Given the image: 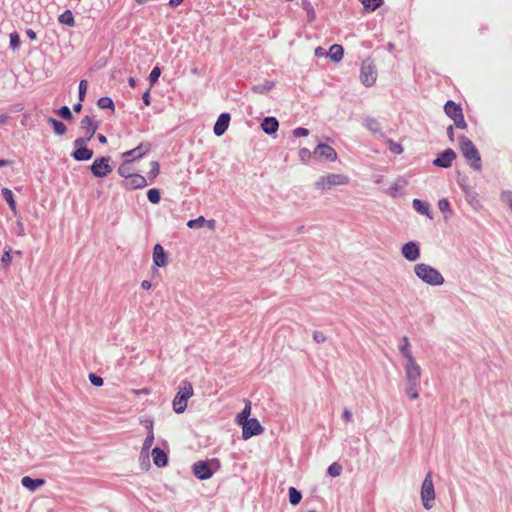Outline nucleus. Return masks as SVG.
Instances as JSON below:
<instances>
[{"instance_id":"f257e3e1","label":"nucleus","mask_w":512,"mask_h":512,"mask_svg":"<svg viewBox=\"0 0 512 512\" xmlns=\"http://www.w3.org/2000/svg\"><path fill=\"white\" fill-rule=\"evenodd\" d=\"M414 272L422 282L431 286H441L445 282L444 277L436 268L425 263L416 264Z\"/></svg>"},{"instance_id":"f03ea898","label":"nucleus","mask_w":512,"mask_h":512,"mask_svg":"<svg viewBox=\"0 0 512 512\" xmlns=\"http://www.w3.org/2000/svg\"><path fill=\"white\" fill-rule=\"evenodd\" d=\"M460 151L471 168L480 171L482 168L480 153L473 142L466 136L459 137Z\"/></svg>"},{"instance_id":"7ed1b4c3","label":"nucleus","mask_w":512,"mask_h":512,"mask_svg":"<svg viewBox=\"0 0 512 512\" xmlns=\"http://www.w3.org/2000/svg\"><path fill=\"white\" fill-rule=\"evenodd\" d=\"M350 183V178L341 173H329L319 177L315 182V188L319 191L326 192L338 186H345Z\"/></svg>"},{"instance_id":"20e7f679","label":"nucleus","mask_w":512,"mask_h":512,"mask_svg":"<svg viewBox=\"0 0 512 512\" xmlns=\"http://www.w3.org/2000/svg\"><path fill=\"white\" fill-rule=\"evenodd\" d=\"M193 393V387L190 382L183 381L180 384L178 392L172 402L173 410L177 414H181L185 411L188 399L193 396Z\"/></svg>"},{"instance_id":"39448f33","label":"nucleus","mask_w":512,"mask_h":512,"mask_svg":"<svg viewBox=\"0 0 512 512\" xmlns=\"http://www.w3.org/2000/svg\"><path fill=\"white\" fill-rule=\"evenodd\" d=\"M220 469V461L216 458L207 461H197L193 464L194 475L200 480H207Z\"/></svg>"},{"instance_id":"423d86ee","label":"nucleus","mask_w":512,"mask_h":512,"mask_svg":"<svg viewBox=\"0 0 512 512\" xmlns=\"http://www.w3.org/2000/svg\"><path fill=\"white\" fill-rule=\"evenodd\" d=\"M420 495H421V501H422L423 507L426 510H430L433 506V502L436 497L431 472H428L426 474V476L422 482Z\"/></svg>"},{"instance_id":"0eeeda50","label":"nucleus","mask_w":512,"mask_h":512,"mask_svg":"<svg viewBox=\"0 0 512 512\" xmlns=\"http://www.w3.org/2000/svg\"><path fill=\"white\" fill-rule=\"evenodd\" d=\"M378 73L372 60L366 59L361 64L360 81L366 87H372L377 81Z\"/></svg>"},{"instance_id":"6e6552de","label":"nucleus","mask_w":512,"mask_h":512,"mask_svg":"<svg viewBox=\"0 0 512 512\" xmlns=\"http://www.w3.org/2000/svg\"><path fill=\"white\" fill-rule=\"evenodd\" d=\"M404 371L407 382H420L422 369L416 358L404 360Z\"/></svg>"},{"instance_id":"1a4fd4ad","label":"nucleus","mask_w":512,"mask_h":512,"mask_svg":"<svg viewBox=\"0 0 512 512\" xmlns=\"http://www.w3.org/2000/svg\"><path fill=\"white\" fill-rule=\"evenodd\" d=\"M91 172L95 177L105 178L112 172L109 157L96 158L91 165Z\"/></svg>"},{"instance_id":"9d476101","label":"nucleus","mask_w":512,"mask_h":512,"mask_svg":"<svg viewBox=\"0 0 512 512\" xmlns=\"http://www.w3.org/2000/svg\"><path fill=\"white\" fill-rule=\"evenodd\" d=\"M240 426L242 427V438L244 440H247L252 436L260 435L264 431L260 422L255 418H251L250 420L241 423Z\"/></svg>"},{"instance_id":"9b49d317","label":"nucleus","mask_w":512,"mask_h":512,"mask_svg":"<svg viewBox=\"0 0 512 512\" xmlns=\"http://www.w3.org/2000/svg\"><path fill=\"white\" fill-rule=\"evenodd\" d=\"M313 156L319 160L334 162L337 160V153L327 144H319L313 151Z\"/></svg>"},{"instance_id":"f8f14e48","label":"nucleus","mask_w":512,"mask_h":512,"mask_svg":"<svg viewBox=\"0 0 512 512\" xmlns=\"http://www.w3.org/2000/svg\"><path fill=\"white\" fill-rule=\"evenodd\" d=\"M402 256L408 261H416L420 257V247L417 242L409 241L401 248Z\"/></svg>"},{"instance_id":"ddd939ff","label":"nucleus","mask_w":512,"mask_h":512,"mask_svg":"<svg viewBox=\"0 0 512 512\" xmlns=\"http://www.w3.org/2000/svg\"><path fill=\"white\" fill-rule=\"evenodd\" d=\"M147 180L144 176L133 173L127 180H124L122 185L127 189H140L147 186Z\"/></svg>"},{"instance_id":"4468645a","label":"nucleus","mask_w":512,"mask_h":512,"mask_svg":"<svg viewBox=\"0 0 512 512\" xmlns=\"http://www.w3.org/2000/svg\"><path fill=\"white\" fill-rule=\"evenodd\" d=\"M456 158V153L452 149H446L434 161L433 164L438 167L448 168Z\"/></svg>"},{"instance_id":"2eb2a0df","label":"nucleus","mask_w":512,"mask_h":512,"mask_svg":"<svg viewBox=\"0 0 512 512\" xmlns=\"http://www.w3.org/2000/svg\"><path fill=\"white\" fill-rule=\"evenodd\" d=\"M462 191L465 194V199L467 203L472 208H474L475 210H479L482 207L478 193L475 192L469 185H462Z\"/></svg>"},{"instance_id":"dca6fc26","label":"nucleus","mask_w":512,"mask_h":512,"mask_svg":"<svg viewBox=\"0 0 512 512\" xmlns=\"http://www.w3.org/2000/svg\"><path fill=\"white\" fill-rule=\"evenodd\" d=\"M152 258L156 267H165L168 263L167 254L160 244L154 246Z\"/></svg>"},{"instance_id":"f3484780","label":"nucleus","mask_w":512,"mask_h":512,"mask_svg":"<svg viewBox=\"0 0 512 512\" xmlns=\"http://www.w3.org/2000/svg\"><path fill=\"white\" fill-rule=\"evenodd\" d=\"M99 127L98 122L93 116L86 115L81 120V128L88 134V140H90Z\"/></svg>"},{"instance_id":"a211bd4d","label":"nucleus","mask_w":512,"mask_h":512,"mask_svg":"<svg viewBox=\"0 0 512 512\" xmlns=\"http://www.w3.org/2000/svg\"><path fill=\"white\" fill-rule=\"evenodd\" d=\"M229 123H230V114H228V113L220 114V116L218 117V119L214 125V128H213L214 134L216 136H222L228 129Z\"/></svg>"},{"instance_id":"6ab92c4d","label":"nucleus","mask_w":512,"mask_h":512,"mask_svg":"<svg viewBox=\"0 0 512 512\" xmlns=\"http://www.w3.org/2000/svg\"><path fill=\"white\" fill-rule=\"evenodd\" d=\"M150 147L148 145L144 146V145H139L138 147L132 149V150H129V151H126L122 154V157L125 159V160H130L133 161L134 159H140L142 158L148 151H149Z\"/></svg>"},{"instance_id":"aec40b11","label":"nucleus","mask_w":512,"mask_h":512,"mask_svg":"<svg viewBox=\"0 0 512 512\" xmlns=\"http://www.w3.org/2000/svg\"><path fill=\"white\" fill-rule=\"evenodd\" d=\"M412 204H413V208L419 214L425 215L430 220L433 219V215H432V212H431L430 205L427 202L422 201L420 199H414Z\"/></svg>"},{"instance_id":"412c9836","label":"nucleus","mask_w":512,"mask_h":512,"mask_svg":"<svg viewBox=\"0 0 512 512\" xmlns=\"http://www.w3.org/2000/svg\"><path fill=\"white\" fill-rule=\"evenodd\" d=\"M153 463L157 467H165L168 463L167 454L161 448H154L152 450Z\"/></svg>"},{"instance_id":"4be33fe9","label":"nucleus","mask_w":512,"mask_h":512,"mask_svg":"<svg viewBox=\"0 0 512 512\" xmlns=\"http://www.w3.org/2000/svg\"><path fill=\"white\" fill-rule=\"evenodd\" d=\"M444 111L446 115L450 117L452 120L463 113L461 106L451 100L446 102L444 106Z\"/></svg>"},{"instance_id":"5701e85b","label":"nucleus","mask_w":512,"mask_h":512,"mask_svg":"<svg viewBox=\"0 0 512 512\" xmlns=\"http://www.w3.org/2000/svg\"><path fill=\"white\" fill-rule=\"evenodd\" d=\"M279 123L274 117H266L261 123V128L266 134H273L278 130Z\"/></svg>"},{"instance_id":"b1692460","label":"nucleus","mask_w":512,"mask_h":512,"mask_svg":"<svg viewBox=\"0 0 512 512\" xmlns=\"http://www.w3.org/2000/svg\"><path fill=\"white\" fill-rule=\"evenodd\" d=\"M327 56L335 63L340 62L344 56L343 47L339 44H333L327 53Z\"/></svg>"},{"instance_id":"393cba45","label":"nucleus","mask_w":512,"mask_h":512,"mask_svg":"<svg viewBox=\"0 0 512 512\" xmlns=\"http://www.w3.org/2000/svg\"><path fill=\"white\" fill-rule=\"evenodd\" d=\"M21 483L28 490L35 491L37 488L41 487L45 481L41 478L33 479L29 476H25L21 479Z\"/></svg>"},{"instance_id":"a878e982","label":"nucleus","mask_w":512,"mask_h":512,"mask_svg":"<svg viewBox=\"0 0 512 512\" xmlns=\"http://www.w3.org/2000/svg\"><path fill=\"white\" fill-rule=\"evenodd\" d=\"M399 351L404 358V360L415 358L412 352V348L409 342L408 337L404 336L401 339V345L399 346Z\"/></svg>"},{"instance_id":"bb28decb","label":"nucleus","mask_w":512,"mask_h":512,"mask_svg":"<svg viewBox=\"0 0 512 512\" xmlns=\"http://www.w3.org/2000/svg\"><path fill=\"white\" fill-rule=\"evenodd\" d=\"M72 156L76 161H88L93 157V151L86 147L75 149Z\"/></svg>"},{"instance_id":"cd10ccee","label":"nucleus","mask_w":512,"mask_h":512,"mask_svg":"<svg viewBox=\"0 0 512 512\" xmlns=\"http://www.w3.org/2000/svg\"><path fill=\"white\" fill-rule=\"evenodd\" d=\"M438 208L443 213L444 219L447 221L453 216V210L451 208L448 199L443 198L438 201Z\"/></svg>"},{"instance_id":"c85d7f7f","label":"nucleus","mask_w":512,"mask_h":512,"mask_svg":"<svg viewBox=\"0 0 512 512\" xmlns=\"http://www.w3.org/2000/svg\"><path fill=\"white\" fill-rule=\"evenodd\" d=\"M251 415V402L246 401L244 409L236 416V423L240 426L241 423L246 422Z\"/></svg>"},{"instance_id":"c756f323","label":"nucleus","mask_w":512,"mask_h":512,"mask_svg":"<svg viewBox=\"0 0 512 512\" xmlns=\"http://www.w3.org/2000/svg\"><path fill=\"white\" fill-rule=\"evenodd\" d=\"M301 6L307 14L308 22L312 23L316 19V12H315V9H314L312 3L309 0H302Z\"/></svg>"},{"instance_id":"7c9ffc66","label":"nucleus","mask_w":512,"mask_h":512,"mask_svg":"<svg viewBox=\"0 0 512 512\" xmlns=\"http://www.w3.org/2000/svg\"><path fill=\"white\" fill-rule=\"evenodd\" d=\"M419 383L420 382H407L405 392L411 400H416L419 398Z\"/></svg>"},{"instance_id":"2f4dec72","label":"nucleus","mask_w":512,"mask_h":512,"mask_svg":"<svg viewBox=\"0 0 512 512\" xmlns=\"http://www.w3.org/2000/svg\"><path fill=\"white\" fill-rule=\"evenodd\" d=\"M1 193H2L3 197L5 198V200L7 201L10 209L14 213H16L17 206H16V201L14 199V195H13L12 191L9 188H3Z\"/></svg>"},{"instance_id":"473e14b6","label":"nucleus","mask_w":512,"mask_h":512,"mask_svg":"<svg viewBox=\"0 0 512 512\" xmlns=\"http://www.w3.org/2000/svg\"><path fill=\"white\" fill-rule=\"evenodd\" d=\"M154 439V433H147V436L142 445L141 455H144L146 458H148L149 450L154 442Z\"/></svg>"},{"instance_id":"72a5a7b5","label":"nucleus","mask_w":512,"mask_h":512,"mask_svg":"<svg viewBox=\"0 0 512 512\" xmlns=\"http://www.w3.org/2000/svg\"><path fill=\"white\" fill-rule=\"evenodd\" d=\"M364 9L367 11V12H373L375 11L377 8H379L384 0H360Z\"/></svg>"},{"instance_id":"f704fd0d","label":"nucleus","mask_w":512,"mask_h":512,"mask_svg":"<svg viewBox=\"0 0 512 512\" xmlns=\"http://www.w3.org/2000/svg\"><path fill=\"white\" fill-rule=\"evenodd\" d=\"M59 22L61 24L68 25L70 27H73L75 25V20L73 13L70 10L64 11L58 18Z\"/></svg>"},{"instance_id":"c9c22d12","label":"nucleus","mask_w":512,"mask_h":512,"mask_svg":"<svg viewBox=\"0 0 512 512\" xmlns=\"http://www.w3.org/2000/svg\"><path fill=\"white\" fill-rule=\"evenodd\" d=\"M48 122L52 125L53 130L57 135H64L66 133L67 128L61 121L49 118Z\"/></svg>"},{"instance_id":"e433bc0d","label":"nucleus","mask_w":512,"mask_h":512,"mask_svg":"<svg viewBox=\"0 0 512 512\" xmlns=\"http://www.w3.org/2000/svg\"><path fill=\"white\" fill-rule=\"evenodd\" d=\"M130 160H125L118 168V173L124 177V180H127L129 176H131L133 173H131V169L129 167Z\"/></svg>"},{"instance_id":"4c0bfd02","label":"nucleus","mask_w":512,"mask_h":512,"mask_svg":"<svg viewBox=\"0 0 512 512\" xmlns=\"http://www.w3.org/2000/svg\"><path fill=\"white\" fill-rule=\"evenodd\" d=\"M302 498L301 493L294 487L289 488V501L292 505H297L300 503Z\"/></svg>"},{"instance_id":"58836bf2","label":"nucleus","mask_w":512,"mask_h":512,"mask_svg":"<svg viewBox=\"0 0 512 512\" xmlns=\"http://www.w3.org/2000/svg\"><path fill=\"white\" fill-rule=\"evenodd\" d=\"M386 143L388 145V149L396 155H399L403 152V147L400 143L393 141L392 139H387Z\"/></svg>"},{"instance_id":"ea45409f","label":"nucleus","mask_w":512,"mask_h":512,"mask_svg":"<svg viewBox=\"0 0 512 512\" xmlns=\"http://www.w3.org/2000/svg\"><path fill=\"white\" fill-rule=\"evenodd\" d=\"M147 197L151 203L158 204L161 199L160 191L156 188H152V189L148 190Z\"/></svg>"},{"instance_id":"a19ab883","label":"nucleus","mask_w":512,"mask_h":512,"mask_svg":"<svg viewBox=\"0 0 512 512\" xmlns=\"http://www.w3.org/2000/svg\"><path fill=\"white\" fill-rule=\"evenodd\" d=\"M365 126L372 132L376 133L380 131V124L378 121L374 118H366L365 119Z\"/></svg>"},{"instance_id":"79ce46f5","label":"nucleus","mask_w":512,"mask_h":512,"mask_svg":"<svg viewBox=\"0 0 512 512\" xmlns=\"http://www.w3.org/2000/svg\"><path fill=\"white\" fill-rule=\"evenodd\" d=\"M205 222H206V219L203 217V216H199L198 218L196 219H193V220H189L187 222V226L189 228H202L205 226Z\"/></svg>"},{"instance_id":"37998d69","label":"nucleus","mask_w":512,"mask_h":512,"mask_svg":"<svg viewBox=\"0 0 512 512\" xmlns=\"http://www.w3.org/2000/svg\"><path fill=\"white\" fill-rule=\"evenodd\" d=\"M98 106L101 109H114V103L111 98L109 97H102L97 102Z\"/></svg>"},{"instance_id":"c03bdc74","label":"nucleus","mask_w":512,"mask_h":512,"mask_svg":"<svg viewBox=\"0 0 512 512\" xmlns=\"http://www.w3.org/2000/svg\"><path fill=\"white\" fill-rule=\"evenodd\" d=\"M342 472V466L337 463V462H334L332 463L329 467H328V470H327V473L332 476V477H337L341 474Z\"/></svg>"},{"instance_id":"a18cd8bd","label":"nucleus","mask_w":512,"mask_h":512,"mask_svg":"<svg viewBox=\"0 0 512 512\" xmlns=\"http://www.w3.org/2000/svg\"><path fill=\"white\" fill-rule=\"evenodd\" d=\"M160 172V165L157 161L151 162V170L148 173V178L153 181Z\"/></svg>"},{"instance_id":"49530a36","label":"nucleus","mask_w":512,"mask_h":512,"mask_svg":"<svg viewBox=\"0 0 512 512\" xmlns=\"http://www.w3.org/2000/svg\"><path fill=\"white\" fill-rule=\"evenodd\" d=\"M313 156V152H311L309 149L307 148H301L299 150V157H300V160L303 162V163H308L311 159V157Z\"/></svg>"},{"instance_id":"de8ad7c7","label":"nucleus","mask_w":512,"mask_h":512,"mask_svg":"<svg viewBox=\"0 0 512 512\" xmlns=\"http://www.w3.org/2000/svg\"><path fill=\"white\" fill-rule=\"evenodd\" d=\"M12 262L11 249L5 250L2 257L1 263L4 268H8Z\"/></svg>"},{"instance_id":"09e8293b","label":"nucleus","mask_w":512,"mask_h":512,"mask_svg":"<svg viewBox=\"0 0 512 512\" xmlns=\"http://www.w3.org/2000/svg\"><path fill=\"white\" fill-rule=\"evenodd\" d=\"M140 423L146 428L147 433H154V421L152 418L141 419Z\"/></svg>"},{"instance_id":"8fccbe9b","label":"nucleus","mask_w":512,"mask_h":512,"mask_svg":"<svg viewBox=\"0 0 512 512\" xmlns=\"http://www.w3.org/2000/svg\"><path fill=\"white\" fill-rule=\"evenodd\" d=\"M57 113H58L59 116H61L62 118L66 119V120H71L72 119L71 111H70V109L67 106H62L57 111Z\"/></svg>"},{"instance_id":"3c124183","label":"nucleus","mask_w":512,"mask_h":512,"mask_svg":"<svg viewBox=\"0 0 512 512\" xmlns=\"http://www.w3.org/2000/svg\"><path fill=\"white\" fill-rule=\"evenodd\" d=\"M89 380H90L91 384L96 387H101L104 383L102 377H100L96 374H93V373L89 374Z\"/></svg>"},{"instance_id":"603ef678","label":"nucleus","mask_w":512,"mask_h":512,"mask_svg":"<svg viewBox=\"0 0 512 512\" xmlns=\"http://www.w3.org/2000/svg\"><path fill=\"white\" fill-rule=\"evenodd\" d=\"M87 88H88L87 81L86 80H81L80 83H79V99H80V101L84 100Z\"/></svg>"},{"instance_id":"864d4df0","label":"nucleus","mask_w":512,"mask_h":512,"mask_svg":"<svg viewBox=\"0 0 512 512\" xmlns=\"http://www.w3.org/2000/svg\"><path fill=\"white\" fill-rule=\"evenodd\" d=\"M161 70L159 67H154L149 75V80L152 84L156 83L160 77Z\"/></svg>"},{"instance_id":"5fc2aeb1","label":"nucleus","mask_w":512,"mask_h":512,"mask_svg":"<svg viewBox=\"0 0 512 512\" xmlns=\"http://www.w3.org/2000/svg\"><path fill=\"white\" fill-rule=\"evenodd\" d=\"M20 45V38L16 32L10 34V46L13 49H17Z\"/></svg>"},{"instance_id":"6e6d98bb","label":"nucleus","mask_w":512,"mask_h":512,"mask_svg":"<svg viewBox=\"0 0 512 512\" xmlns=\"http://www.w3.org/2000/svg\"><path fill=\"white\" fill-rule=\"evenodd\" d=\"M501 199L512 209V192L504 191L501 193Z\"/></svg>"},{"instance_id":"4d7b16f0","label":"nucleus","mask_w":512,"mask_h":512,"mask_svg":"<svg viewBox=\"0 0 512 512\" xmlns=\"http://www.w3.org/2000/svg\"><path fill=\"white\" fill-rule=\"evenodd\" d=\"M453 121L457 128L465 129L467 127L463 113L461 115H459L457 118H454Z\"/></svg>"},{"instance_id":"13d9d810","label":"nucleus","mask_w":512,"mask_h":512,"mask_svg":"<svg viewBox=\"0 0 512 512\" xmlns=\"http://www.w3.org/2000/svg\"><path fill=\"white\" fill-rule=\"evenodd\" d=\"M88 141H89L88 137L87 138L79 137V138L75 139L73 142L74 148L75 149L85 148Z\"/></svg>"},{"instance_id":"bf43d9fd","label":"nucleus","mask_w":512,"mask_h":512,"mask_svg":"<svg viewBox=\"0 0 512 512\" xmlns=\"http://www.w3.org/2000/svg\"><path fill=\"white\" fill-rule=\"evenodd\" d=\"M312 336H313V340L316 343H324L327 339L325 334L321 331H314Z\"/></svg>"},{"instance_id":"052dcab7","label":"nucleus","mask_w":512,"mask_h":512,"mask_svg":"<svg viewBox=\"0 0 512 512\" xmlns=\"http://www.w3.org/2000/svg\"><path fill=\"white\" fill-rule=\"evenodd\" d=\"M293 134L295 137H306V136H308L309 131L306 128L298 127L293 130Z\"/></svg>"},{"instance_id":"680f3d73","label":"nucleus","mask_w":512,"mask_h":512,"mask_svg":"<svg viewBox=\"0 0 512 512\" xmlns=\"http://www.w3.org/2000/svg\"><path fill=\"white\" fill-rule=\"evenodd\" d=\"M17 235L23 237L25 235V228L21 221H17Z\"/></svg>"},{"instance_id":"e2e57ef3","label":"nucleus","mask_w":512,"mask_h":512,"mask_svg":"<svg viewBox=\"0 0 512 512\" xmlns=\"http://www.w3.org/2000/svg\"><path fill=\"white\" fill-rule=\"evenodd\" d=\"M342 417L345 420V422L350 423L352 421V413L350 410L345 409L342 413Z\"/></svg>"},{"instance_id":"0e129e2a","label":"nucleus","mask_w":512,"mask_h":512,"mask_svg":"<svg viewBox=\"0 0 512 512\" xmlns=\"http://www.w3.org/2000/svg\"><path fill=\"white\" fill-rule=\"evenodd\" d=\"M314 53H315V56H317V57H321V56L327 55V53L325 52L324 48H322V47H317L315 49Z\"/></svg>"},{"instance_id":"69168bd1","label":"nucleus","mask_w":512,"mask_h":512,"mask_svg":"<svg viewBox=\"0 0 512 512\" xmlns=\"http://www.w3.org/2000/svg\"><path fill=\"white\" fill-rule=\"evenodd\" d=\"M141 287L144 289V290H150L152 288V283L148 280H143L141 282Z\"/></svg>"},{"instance_id":"338daca9","label":"nucleus","mask_w":512,"mask_h":512,"mask_svg":"<svg viewBox=\"0 0 512 512\" xmlns=\"http://www.w3.org/2000/svg\"><path fill=\"white\" fill-rule=\"evenodd\" d=\"M205 226H207L210 230H214L216 226V221L214 219L206 220Z\"/></svg>"},{"instance_id":"774afa93","label":"nucleus","mask_w":512,"mask_h":512,"mask_svg":"<svg viewBox=\"0 0 512 512\" xmlns=\"http://www.w3.org/2000/svg\"><path fill=\"white\" fill-rule=\"evenodd\" d=\"M10 119V116L7 114L0 115V126L5 125Z\"/></svg>"}]
</instances>
